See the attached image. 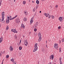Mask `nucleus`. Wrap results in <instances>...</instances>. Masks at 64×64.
Listing matches in <instances>:
<instances>
[{
  "mask_svg": "<svg viewBox=\"0 0 64 64\" xmlns=\"http://www.w3.org/2000/svg\"><path fill=\"white\" fill-rule=\"evenodd\" d=\"M50 59H52V60H53L54 58V57L53 56H50Z\"/></svg>",
  "mask_w": 64,
  "mask_h": 64,
  "instance_id": "obj_12",
  "label": "nucleus"
},
{
  "mask_svg": "<svg viewBox=\"0 0 64 64\" xmlns=\"http://www.w3.org/2000/svg\"><path fill=\"white\" fill-rule=\"evenodd\" d=\"M10 61L12 62L13 63V64L15 63V62H14V59L12 58L10 60Z\"/></svg>",
  "mask_w": 64,
  "mask_h": 64,
  "instance_id": "obj_6",
  "label": "nucleus"
},
{
  "mask_svg": "<svg viewBox=\"0 0 64 64\" xmlns=\"http://www.w3.org/2000/svg\"><path fill=\"white\" fill-rule=\"evenodd\" d=\"M14 64H16V62L15 63H14Z\"/></svg>",
  "mask_w": 64,
  "mask_h": 64,
  "instance_id": "obj_61",
  "label": "nucleus"
},
{
  "mask_svg": "<svg viewBox=\"0 0 64 64\" xmlns=\"http://www.w3.org/2000/svg\"><path fill=\"white\" fill-rule=\"evenodd\" d=\"M9 56H6V58H9Z\"/></svg>",
  "mask_w": 64,
  "mask_h": 64,
  "instance_id": "obj_45",
  "label": "nucleus"
},
{
  "mask_svg": "<svg viewBox=\"0 0 64 64\" xmlns=\"http://www.w3.org/2000/svg\"><path fill=\"white\" fill-rule=\"evenodd\" d=\"M2 3V0H0V6H1Z\"/></svg>",
  "mask_w": 64,
  "mask_h": 64,
  "instance_id": "obj_23",
  "label": "nucleus"
},
{
  "mask_svg": "<svg viewBox=\"0 0 64 64\" xmlns=\"http://www.w3.org/2000/svg\"><path fill=\"white\" fill-rule=\"evenodd\" d=\"M36 4H38L39 3V1H38V0H37L36 1Z\"/></svg>",
  "mask_w": 64,
  "mask_h": 64,
  "instance_id": "obj_15",
  "label": "nucleus"
},
{
  "mask_svg": "<svg viewBox=\"0 0 64 64\" xmlns=\"http://www.w3.org/2000/svg\"><path fill=\"white\" fill-rule=\"evenodd\" d=\"M12 18V17H11V16H8V20H9V19L10 20H11V18Z\"/></svg>",
  "mask_w": 64,
  "mask_h": 64,
  "instance_id": "obj_14",
  "label": "nucleus"
},
{
  "mask_svg": "<svg viewBox=\"0 0 64 64\" xmlns=\"http://www.w3.org/2000/svg\"><path fill=\"white\" fill-rule=\"evenodd\" d=\"M0 39H2H2H3V37H1V38H0Z\"/></svg>",
  "mask_w": 64,
  "mask_h": 64,
  "instance_id": "obj_41",
  "label": "nucleus"
},
{
  "mask_svg": "<svg viewBox=\"0 0 64 64\" xmlns=\"http://www.w3.org/2000/svg\"><path fill=\"white\" fill-rule=\"evenodd\" d=\"M36 9L35 8H34V9H33V12H34V11H35Z\"/></svg>",
  "mask_w": 64,
  "mask_h": 64,
  "instance_id": "obj_32",
  "label": "nucleus"
},
{
  "mask_svg": "<svg viewBox=\"0 0 64 64\" xmlns=\"http://www.w3.org/2000/svg\"><path fill=\"white\" fill-rule=\"evenodd\" d=\"M44 15L46 16V17H48V16H50V15H49V14L48 13H44Z\"/></svg>",
  "mask_w": 64,
  "mask_h": 64,
  "instance_id": "obj_3",
  "label": "nucleus"
},
{
  "mask_svg": "<svg viewBox=\"0 0 64 64\" xmlns=\"http://www.w3.org/2000/svg\"><path fill=\"white\" fill-rule=\"evenodd\" d=\"M3 23H5V21H4V22H3Z\"/></svg>",
  "mask_w": 64,
  "mask_h": 64,
  "instance_id": "obj_52",
  "label": "nucleus"
},
{
  "mask_svg": "<svg viewBox=\"0 0 64 64\" xmlns=\"http://www.w3.org/2000/svg\"><path fill=\"white\" fill-rule=\"evenodd\" d=\"M38 22H36V25L38 26Z\"/></svg>",
  "mask_w": 64,
  "mask_h": 64,
  "instance_id": "obj_29",
  "label": "nucleus"
},
{
  "mask_svg": "<svg viewBox=\"0 0 64 64\" xmlns=\"http://www.w3.org/2000/svg\"><path fill=\"white\" fill-rule=\"evenodd\" d=\"M34 31H35V32H36L37 31V29L36 28H34Z\"/></svg>",
  "mask_w": 64,
  "mask_h": 64,
  "instance_id": "obj_31",
  "label": "nucleus"
},
{
  "mask_svg": "<svg viewBox=\"0 0 64 64\" xmlns=\"http://www.w3.org/2000/svg\"><path fill=\"white\" fill-rule=\"evenodd\" d=\"M32 3H34V2H33V1H32Z\"/></svg>",
  "mask_w": 64,
  "mask_h": 64,
  "instance_id": "obj_59",
  "label": "nucleus"
},
{
  "mask_svg": "<svg viewBox=\"0 0 64 64\" xmlns=\"http://www.w3.org/2000/svg\"><path fill=\"white\" fill-rule=\"evenodd\" d=\"M47 41H46V44H47Z\"/></svg>",
  "mask_w": 64,
  "mask_h": 64,
  "instance_id": "obj_62",
  "label": "nucleus"
},
{
  "mask_svg": "<svg viewBox=\"0 0 64 64\" xmlns=\"http://www.w3.org/2000/svg\"><path fill=\"white\" fill-rule=\"evenodd\" d=\"M58 20L60 21H62V20H62V18L61 17H60L59 18Z\"/></svg>",
  "mask_w": 64,
  "mask_h": 64,
  "instance_id": "obj_4",
  "label": "nucleus"
},
{
  "mask_svg": "<svg viewBox=\"0 0 64 64\" xmlns=\"http://www.w3.org/2000/svg\"><path fill=\"white\" fill-rule=\"evenodd\" d=\"M6 56H9L8 55H7Z\"/></svg>",
  "mask_w": 64,
  "mask_h": 64,
  "instance_id": "obj_51",
  "label": "nucleus"
},
{
  "mask_svg": "<svg viewBox=\"0 0 64 64\" xmlns=\"http://www.w3.org/2000/svg\"><path fill=\"white\" fill-rule=\"evenodd\" d=\"M33 22V20H30V23H32V22Z\"/></svg>",
  "mask_w": 64,
  "mask_h": 64,
  "instance_id": "obj_20",
  "label": "nucleus"
},
{
  "mask_svg": "<svg viewBox=\"0 0 64 64\" xmlns=\"http://www.w3.org/2000/svg\"><path fill=\"white\" fill-rule=\"evenodd\" d=\"M61 48H60L59 50L60 52H61Z\"/></svg>",
  "mask_w": 64,
  "mask_h": 64,
  "instance_id": "obj_25",
  "label": "nucleus"
},
{
  "mask_svg": "<svg viewBox=\"0 0 64 64\" xmlns=\"http://www.w3.org/2000/svg\"><path fill=\"white\" fill-rule=\"evenodd\" d=\"M24 13H25L26 15H27L26 12H25Z\"/></svg>",
  "mask_w": 64,
  "mask_h": 64,
  "instance_id": "obj_35",
  "label": "nucleus"
},
{
  "mask_svg": "<svg viewBox=\"0 0 64 64\" xmlns=\"http://www.w3.org/2000/svg\"><path fill=\"white\" fill-rule=\"evenodd\" d=\"M62 42H64V38L62 39Z\"/></svg>",
  "mask_w": 64,
  "mask_h": 64,
  "instance_id": "obj_24",
  "label": "nucleus"
},
{
  "mask_svg": "<svg viewBox=\"0 0 64 64\" xmlns=\"http://www.w3.org/2000/svg\"><path fill=\"white\" fill-rule=\"evenodd\" d=\"M1 20H2L0 19V21H1V22H2Z\"/></svg>",
  "mask_w": 64,
  "mask_h": 64,
  "instance_id": "obj_50",
  "label": "nucleus"
},
{
  "mask_svg": "<svg viewBox=\"0 0 64 64\" xmlns=\"http://www.w3.org/2000/svg\"><path fill=\"white\" fill-rule=\"evenodd\" d=\"M55 7H56V8H57V7H58V5H56V6Z\"/></svg>",
  "mask_w": 64,
  "mask_h": 64,
  "instance_id": "obj_39",
  "label": "nucleus"
},
{
  "mask_svg": "<svg viewBox=\"0 0 64 64\" xmlns=\"http://www.w3.org/2000/svg\"><path fill=\"white\" fill-rule=\"evenodd\" d=\"M2 18H3V19H4V16H5V14H2Z\"/></svg>",
  "mask_w": 64,
  "mask_h": 64,
  "instance_id": "obj_11",
  "label": "nucleus"
},
{
  "mask_svg": "<svg viewBox=\"0 0 64 64\" xmlns=\"http://www.w3.org/2000/svg\"><path fill=\"white\" fill-rule=\"evenodd\" d=\"M14 0V2H15V0Z\"/></svg>",
  "mask_w": 64,
  "mask_h": 64,
  "instance_id": "obj_58",
  "label": "nucleus"
},
{
  "mask_svg": "<svg viewBox=\"0 0 64 64\" xmlns=\"http://www.w3.org/2000/svg\"><path fill=\"white\" fill-rule=\"evenodd\" d=\"M23 20H24V21H26V20H27V18H24L23 19Z\"/></svg>",
  "mask_w": 64,
  "mask_h": 64,
  "instance_id": "obj_17",
  "label": "nucleus"
},
{
  "mask_svg": "<svg viewBox=\"0 0 64 64\" xmlns=\"http://www.w3.org/2000/svg\"><path fill=\"white\" fill-rule=\"evenodd\" d=\"M2 21H4V19L3 18H2V20H1Z\"/></svg>",
  "mask_w": 64,
  "mask_h": 64,
  "instance_id": "obj_40",
  "label": "nucleus"
},
{
  "mask_svg": "<svg viewBox=\"0 0 64 64\" xmlns=\"http://www.w3.org/2000/svg\"><path fill=\"white\" fill-rule=\"evenodd\" d=\"M16 23H18V22H20V21H19V20H18V19L16 20Z\"/></svg>",
  "mask_w": 64,
  "mask_h": 64,
  "instance_id": "obj_16",
  "label": "nucleus"
},
{
  "mask_svg": "<svg viewBox=\"0 0 64 64\" xmlns=\"http://www.w3.org/2000/svg\"><path fill=\"white\" fill-rule=\"evenodd\" d=\"M17 17V15H16V16H15L14 17V18H16V17Z\"/></svg>",
  "mask_w": 64,
  "mask_h": 64,
  "instance_id": "obj_33",
  "label": "nucleus"
},
{
  "mask_svg": "<svg viewBox=\"0 0 64 64\" xmlns=\"http://www.w3.org/2000/svg\"><path fill=\"white\" fill-rule=\"evenodd\" d=\"M62 59V58H59L60 64H62V61H61Z\"/></svg>",
  "mask_w": 64,
  "mask_h": 64,
  "instance_id": "obj_8",
  "label": "nucleus"
},
{
  "mask_svg": "<svg viewBox=\"0 0 64 64\" xmlns=\"http://www.w3.org/2000/svg\"><path fill=\"white\" fill-rule=\"evenodd\" d=\"M10 22V21H9V20L7 19L6 20V23L7 24H8V23H9Z\"/></svg>",
  "mask_w": 64,
  "mask_h": 64,
  "instance_id": "obj_9",
  "label": "nucleus"
},
{
  "mask_svg": "<svg viewBox=\"0 0 64 64\" xmlns=\"http://www.w3.org/2000/svg\"><path fill=\"white\" fill-rule=\"evenodd\" d=\"M22 49V48L21 46H20L19 47V50H21Z\"/></svg>",
  "mask_w": 64,
  "mask_h": 64,
  "instance_id": "obj_18",
  "label": "nucleus"
},
{
  "mask_svg": "<svg viewBox=\"0 0 64 64\" xmlns=\"http://www.w3.org/2000/svg\"><path fill=\"white\" fill-rule=\"evenodd\" d=\"M0 40H1L2 41H3V39H1V38H0Z\"/></svg>",
  "mask_w": 64,
  "mask_h": 64,
  "instance_id": "obj_44",
  "label": "nucleus"
},
{
  "mask_svg": "<svg viewBox=\"0 0 64 64\" xmlns=\"http://www.w3.org/2000/svg\"><path fill=\"white\" fill-rule=\"evenodd\" d=\"M31 20H33V19L32 18Z\"/></svg>",
  "mask_w": 64,
  "mask_h": 64,
  "instance_id": "obj_60",
  "label": "nucleus"
},
{
  "mask_svg": "<svg viewBox=\"0 0 64 64\" xmlns=\"http://www.w3.org/2000/svg\"><path fill=\"white\" fill-rule=\"evenodd\" d=\"M54 47L55 48V49H56L57 50H58V46H54Z\"/></svg>",
  "mask_w": 64,
  "mask_h": 64,
  "instance_id": "obj_10",
  "label": "nucleus"
},
{
  "mask_svg": "<svg viewBox=\"0 0 64 64\" xmlns=\"http://www.w3.org/2000/svg\"><path fill=\"white\" fill-rule=\"evenodd\" d=\"M51 16H49V17H48V18H51Z\"/></svg>",
  "mask_w": 64,
  "mask_h": 64,
  "instance_id": "obj_47",
  "label": "nucleus"
},
{
  "mask_svg": "<svg viewBox=\"0 0 64 64\" xmlns=\"http://www.w3.org/2000/svg\"><path fill=\"white\" fill-rule=\"evenodd\" d=\"M23 3L24 4H26V1H24L23 2Z\"/></svg>",
  "mask_w": 64,
  "mask_h": 64,
  "instance_id": "obj_21",
  "label": "nucleus"
},
{
  "mask_svg": "<svg viewBox=\"0 0 64 64\" xmlns=\"http://www.w3.org/2000/svg\"><path fill=\"white\" fill-rule=\"evenodd\" d=\"M58 29H60V28H61V26H59L58 27Z\"/></svg>",
  "mask_w": 64,
  "mask_h": 64,
  "instance_id": "obj_37",
  "label": "nucleus"
},
{
  "mask_svg": "<svg viewBox=\"0 0 64 64\" xmlns=\"http://www.w3.org/2000/svg\"><path fill=\"white\" fill-rule=\"evenodd\" d=\"M38 64H39V62H38Z\"/></svg>",
  "mask_w": 64,
  "mask_h": 64,
  "instance_id": "obj_64",
  "label": "nucleus"
},
{
  "mask_svg": "<svg viewBox=\"0 0 64 64\" xmlns=\"http://www.w3.org/2000/svg\"><path fill=\"white\" fill-rule=\"evenodd\" d=\"M2 41L1 40H0V43H1V42H2Z\"/></svg>",
  "mask_w": 64,
  "mask_h": 64,
  "instance_id": "obj_43",
  "label": "nucleus"
},
{
  "mask_svg": "<svg viewBox=\"0 0 64 64\" xmlns=\"http://www.w3.org/2000/svg\"><path fill=\"white\" fill-rule=\"evenodd\" d=\"M38 35L40 36V37H41V33L40 32H39V33Z\"/></svg>",
  "mask_w": 64,
  "mask_h": 64,
  "instance_id": "obj_19",
  "label": "nucleus"
},
{
  "mask_svg": "<svg viewBox=\"0 0 64 64\" xmlns=\"http://www.w3.org/2000/svg\"><path fill=\"white\" fill-rule=\"evenodd\" d=\"M58 44H54V46H58Z\"/></svg>",
  "mask_w": 64,
  "mask_h": 64,
  "instance_id": "obj_26",
  "label": "nucleus"
},
{
  "mask_svg": "<svg viewBox=\"0 0 64 64\" xmlns=\"http://www.w3.org/2000/svg\"><path fill=\"white\" fill-rule=\"evenodd\" d=\"M41 41V40H40V39H39L38 40V42H40V41Z\"/></svg>",
  "mask_w": 64,
  "mask_h": 64,
  "instance_id": "obj_38",
  "label": "nucleus"
},
{
  "mask_svg": "<svg viewBox=\"0 0 64 64\" xmlns=\"http://www.w3.org/2000/svg\"><path fill=\"white\" fill-rule=\"evenodd\" d=\"M21 26H22V27H23L24 29L25 28V26L23 24H22Z\"/></svg>",
  "mask_w": 64,
  "mask_h": 64,
  "instance_id": "obj_13",
  "label": "nucleus"
},
{
  "mask_svg": "<svg viewBox=\"0 0 64 64\" xmlns=\"http://www.w3.org/2000/svg\"><path fill=\"white\" fill-rule=\"evenodd\" d=\"M4 60L3 59V60L2 61V62H3V61H4Z\"/></svg>",
  "mask_w": 64,
  "mask_h": 64,
  "instance_id": "obj_53",
  "label": "nucleus"
},
{
  "mask_svg": "<svg viewBox=\"0 0 64 64\" xmlns=\"http://www.w3.org/2000/svg\"><path fill=\"white\" fill-rule=\"evenodd\" d=\"M21 43V40H20V43Z\"/></svg>",
  "mask_w": 64,
  "mask_h": 64,
  "instance_id": "obj_48",
  "label": "nucleus"
},
{
  "mask_svg": "<svg viewBox=\"0 0 64 64\" xmlns=\"http://www.w3.org/2000/svg\"><path fill=\"white\" fill-rule=\"evenodd\" d=\"M37 45H38V44L36 43V44L34 45V49L33 50V52H36V50H37L38 49V47H37Z\"/></svg>",
  "mask_w": 64,
  "mask_h": 64,
  "instance_id": "obj_1",
  "label": "nucleus"
},
{
  "mask_svg": "<svg viewBox=\"0 0 64 64\" xmlns=\"http://www.w3.org/2000/svg\"><path fill=\"white\" fill-rule=\"evenodd\" d=\"M50 56H54V55H53L52 54V55H51Z\"/></svg>",
  "mask_w": 64,
  "mask_h": 64,
  "instance_id": "obj_46",
  "label": "nucleus"
},
{
  "mask_svg": "<svg viewBox=\"0 0 64 64\" xmlns=\"http://www.w3.org/2000/svg\"><path fill=\"white\" fill-rule=\"evenodd\" d=\"M34 16H33V17L32 18L33 19H34Z\"/></svg>",
  "mask_w": 64,
  "mask_h": 64,
  "instance_id": "obj_57",
  "label": "nucleus"
},
{
  "mask_svg": "<svg viewBox=\"0 0 64 64\" xmlns=\"http://www.w3.org/2000/svg\"><path fill=\"white\" fill-rule=\"evenodd\" d=\"M3 62H2V64H3Z\"/></svg>",
  "mask_w": 64,
  "mask_h": 64,
  "instance_id": "obj_63",
  "label": "nucleus"
},
{
  "mask_svg": "<svg viewBox=\"0 0 64 64\" xmlns=\"http://www.w3.org/2000/svg\"><path fill=\"white\" fill-rule=\"evenodd\" d=\"M2 52H1L0 53V56H1V55L2 54Z\"/></svg>",
  "mask_w": 64,
  "mask_h": 64,
  "instance_id": "obj_30",
  "label": "nucleus"
},
{
  "mask_svg": "<svg viewBox=\"0 0 64 64\" xmlns=\"http://www.w3.org/2000/svg\"><path fill=\"white\" fill-rule=\"evenodd\" d=\"M15 37H16L15 38H16V39H17V36H16Z\"/></svg>",
  "mask_w": 64,
  "mask_h": 64,
  "instance_id": "obj_56",
  "label": "nucleus"
},
{
  "mask_svg": "<svg viewBox=\"0 0 64 64\" xmlns=\"http://www.w3.org/2000/svg\"><path fill=\"white\" fill-rule=\"evenodd\" d=\"M40 13H41V11H40Z\"/></svg>",
  "mask_w": 64,
  "mask_h": 64,
  "instance_id": "obj_55",
  "label": "nucleus"
},
{
  "mask_svg": "<svg viewBox=\"0 0 64 64\" xmlns=\"http://www.w3.org/2000/svg\"><path fill=\"white\" fill-rule=\"evenodd\" d=\"M2 53V54H4V53H5V52L4 51V52H3Z\"/></svg>",
  "mask_w": 64,
  "mask_h": 64,
  "instance_id": "obj_49",
  "label": "nucleus"
},
{
  "mask_svg": "<svg viewBox=\"0 0 64 64\" xmlns=\"http://www.w3.org/2000/svg\"><path fill=\"white\" fill-rule=\"evenodd\" d=\"M10 51H12L13 50V48H12V46H10Z\"/></svg>",
  "mask_w": 64,
  "mask_h": 64,
  "instance_id": "obj_7",
  "label": "nucleus"
},
{
  "mask_svg": "<svg viewBox=\"0 0 64 64\" xmlns=\"http://www.w3.org/2000/svg\"><path fill=\"white\" fill-rule=\"evenodd\" d=\"M11 31L12 32H14V33H17L18 32H17V31H16V29H12L11 30Z\"/></svg>",
  "mask_w": 64,
  "mask_h": 64,
  "instance_id": "obj_2",
  "label": "nucleus"
},
{
  "mask_svg": "<svg viewBox=\"0 0 64 64\" xmlns=\"http://www.w3.org/2000/svg\"><path fill=\"white\" fill-rule=\"evenodd\" d=\"M61 42V41L60 40L59 41V44H60Z\"/></svg>",
  "mask_w": 64,
  "mask_h": 64,
  "instance_id": "obj_36",
  "label": "nucleus"
},
{
  "mask_svg": "<svg viewBox=\"0 0 64 64\" xmlns=\"http://www.w3.org/2000/svg\"><path fill=\"white\" fill-rule=\"evenodd\" d=\"M37 26H38L36 25V26H35L36 27H37Z\"/></svg>",
  "mask_w": 64,
  "mask_h": 64,
  "instance_id": "obj_54",
  "label": "nucleus"
},
{
  "mask_svg": "<svg viewBox=\"0 0 64 64\" xmlns=\"http://www.w3.org/2000/svg\"><path fill=\"white\" fill-rule=\"evenodd\" d=\"M4 13H5V12H2V14H4Z\"/></svg>",
  "mask_w": 64,
  "mask_h": 64,
  "instance_id": "obj_42",
  "label": "nucleus"
},
{
  "mask_svg": "<svg viewBox=\"0 0 64 64\" xmlns=\"http://www.w3.org/2000/svg\"><path fill=\"white\" fill-rule=\"evenodd\" d=\"M24 42L25 46H27V45H28V42H27V41H26V42L24 41Z\"/></svg>",
  "mask_w": 64,
  "mask_h": 64,
  "instance_id": "obj_5",
  "label": "nucleus"
},
{
  "mask_svg": "<svg viewBox=\"0 0 64 64\" xmlns=\"http://www.w3.org/2000/svg\"><path fill=\"white\" fill-rule=\"evenodd\" d=\"M14 19H15L14 17L13 18H10V20H12Z\"/></svg>",
  "mask_w": 64,
  "mask_h": 64,
  "instance_id": "obj_28",
  "label": "nucleus"
},
{
  "mask_svg": "<svg viewBox=\"0 0 64 64\" xmlns=\"http://www.w3.org/2000/svg\"><path fill=\"white\" fill-rule=\"evenodd\" d=\"M54 18H55V17H54L53 16H52V19H54Z\"/></svg>",
  "mask_w": 64,
  "mask_h": 64,
  "instance_id": "obj_22",
  "label": "nucleus"
},
{
  "mask_svg": "<svg viewBox=\"0 0 64 64\" xmlns=\"http://www.w3.org/2000/svg\"><path fill=\"white\" fill-rule=\"evenodd\" d=\"M40 38H39V39H40V40H41V36H40Z\"/></svg>",
  "mask_w": 64,
  "mask_h": 64,
  "instance_id": "obj_34",
  "label": "nucleus"
},
{
  "mask_svg": "<svg viewBox=\"0 0 64 64\" xmlns=\"http://www.w3.org/2000/svg\"><path fill=\"white\" fill-rule=\"evenodd\" d=\"M8 29H9V27L8 26L6 28V30H8Z\"/></svg>",
  "mask_w": 64,
  "mask_h": 64,
  "instance_id": "obj_27",
  "label": "nucleus"
}]
</instances>
